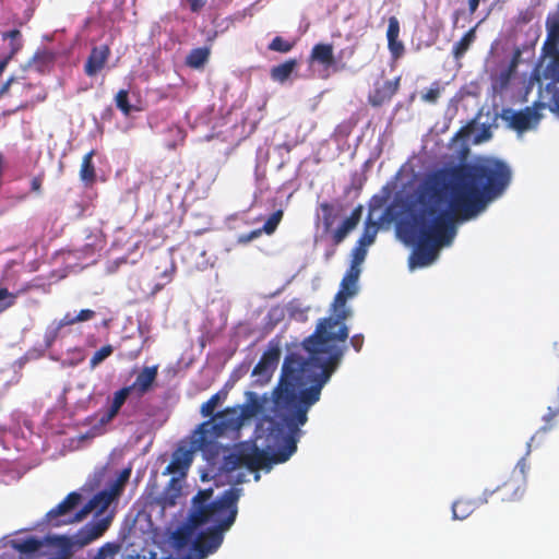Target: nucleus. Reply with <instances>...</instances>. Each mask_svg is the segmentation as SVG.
<instances>
[{"label":"nucleus","instance_id":"f257e3e1","mask_svg":"<svg viewBox=\"0 0 559 559\" xmlns=\"http://www.w3.org/2000/svg\"><path fill=\"white\" fill-rule=\"evenodd\" d=\"M357 283L356 278L344 275L333 301L334 316L320 320L316 331L302 342L309 357L290 353L284 359L282 384L287 403L295 408L288 418L292 426L308 420L309 408L320 400L322 388L343 359L348 338L344 321L350 314L346 301L357 294Z\"/></svg>","mask_w":559,"mask_h":559},{"label":"nucleus","instance_id":"f03ea898","mask_svg":"<svg viewBox=\"0 0 559 559\" xmlns=\"http://www.w3.org/2000/svg\"><path fill=\"white\" fill-rule=\"evenodd\" d=\"M512 179L510 166L495 157H479L439 169L419 185L447 209L456 221L467 222L501 197Z\"/></svg>","mask_w":559,"mask_h":559},{"label":"nucleus","instance_id":"7ed1b4c3","mask_svg":"<svg viewBox=\"0 0 559 559\" xmlns=\"http://www.w3.org/2000/svg\"><path fill=\"white\" fill-rule=\"evenodd\" d=\"M454 222L451 211L419 186L400 226L405 241L416 245L409 258L412 269L431 264L439 249L452 242Z\"/></svg>","mask_w":559,"mask_h":559},{"label":"nucleus","instance_id":"20e7f679","mask_svg":"<svg viewBox=\"0 0 559 559\" xmlns=\"http://www.w3.org/2000/svg\"><path fill=\"white\" fill-rule=\"evenodd\" d=\"M277 401L285 409L283 421L289 432L286 433L282 426H272L267 439H272L274 444L277 445L276 451L270 454L267 451L260 449L255 444H241L235 451L224 455L221 464V469L224 473H231L242 466L252 472L270 468L272 464L286 462L296 452L297 439L295 433L299 430L300 426H304L307 423V420L302 424H298L296 427L290 425L288 418L294 414L295 408L287 403L286 394L284 393V385L282 384V378L280 379Z\"/></svg>","mask_w":559,"mask_h":559},{"label":"nucleus","instance_id":"39448f33","mask_svg":"<svg viewBox=\"0 0 559 559\" xmlns=\"http://www.w3.org/2000/svg\"><path fill=\"white\" fill-rule=\"evenodd\" d=\"M131 475V467L123 468L107 488L97 492L83 508L76 510L82 496L70 492L58 506L46 513V522L55 527L83 521L91 512L102 514L122 493Z\"/></svg>","mask_w":559,"mask_h":559},{"label":"nucleus","instance_id":"423d86ee","mask_svg":"<svg viewBox=\"0 0 559 559\" xmlns=\"http://www.w3.org/2000/svg\"><path fill=\"white\" fill-rule=\"evenodd\" d=\"M241 491L240 488H229L213 500L206 509L191 511L190 527L199 528L207 523H213L212 528L223 533L227 532L236 521Z\"/></svg>","mask_w":559,"mask_h":559},{"label":"nucleus","instance_id":"0eeeda50","mask_svg":"<svg viewBox=\"0 0 559 559\" xmlns=\"http://www.w3.org/2000/svg\"><path fill=\"white\" fill-rule=\"evenodd\" d=\"M241 426L238 408L227 407L199 425L193 435V447L203 452L212 451L216 448V439L238 430Z\"/></svg>","mask_w":559,"mask_h":559},{"label":"nucleus","instance_id":"6e6552de","mask_svg":"<svg viewBox=\"0 0 559 559\" xmlns=\"http://www.w3.org/2000/svg\"><path fill=\"white\" fill-rule=\"evenodd\" d=\"M501 118L510 128L522 133L538 121L539 115L533 107H525L519 111L508 108L502 110Z\"/></svg>","mask_w":559,"mask_h":559},{"label":"nucleus","instance_id":"1a4fd4ad","mask_svg":"<svg viewBox=\"0 0 559 559\" xmlns=\"http://www.w3.org/2000/svg\"><path fill=\"white\" fill-rule=\"evenodd\" d=\"M21 86L22 100L16 107L15 111L33 108L36 104L44 102L47 98V91L40 83H32L26 78H19Z\"/></svg>","mask_w":559,"mask_h":559},{"label":"nucleus","instance_id":"9d476101","mask_svg":"<svg viewBox=\"0 0 559 559\" xmlns=\"http://www.w3.org/2000/svg\"><path fill=\"white\" fill-rule=\"evenodd\" d=\"M111 523V516H102L99 519H93L91 522L86 523L83 527H81L75 534V544L83 547L95 539L99 538L104 535V533L108 530Z\"/></svg>","mask_w":559,"mask_h":559},{"label":"nucleus","instance_id":"9b49d317","mask_svg":"<svg viewBox=\"0 0 559 559\" xmlns=\"http://www.w3.org/2000/svg\"><path fill=\"white\" fill-rule=\"evenodd\" d=\"M281 358L280 345L270 342L267 349L262 354L260 360L254 366L252 374L269 380L276 369Z\"/></svg>","mask_w":559,"mask_h":559},{"label":"nucleus","instance_id":"f8f14e48","mask_svg":"<svg viewBox=\"0 0 559 559\" xmlns=\"http://www.w3.org/2000/svg\"><path fill=\"white\" fill-rule=\"evenodd\" d=\"M109 56L110 48L108 45L93 47L84 64L85 74L93 78L99 73L107 63Z\"/></svg>","mask_w":559,"mask_h":559},{"label":"nucleus","instance_id":"ddd939ff","mask_svg":"<svg viewBox=\"0 0 559 559\" xmlns=\"http://www.w3.org/2000/svg\"><path fill=\"white\" fill-rule=\"evenodd\" d=\"M547 37L543 45V51L547 56L559 53V13H549L546 19Z\"/></svg>","mask_w":559,"mask_h":559},{"label":"nucleus","instance_id":"4468645a","mask_svg":"<svg viewBox=\"0 0 559 559\" xmlns=\"http://www.w3.org/2000/svg\"><path fill=\"white\" fill-rule=\"evenodd\" d=\"M194 451H198V450L194 449V447H193V440L191 441L190 449L186 448V447L178 448L174 452L173 459L166 467V473H169V474L180 473L183 475L192 463Z\"/></svg>","mask_w":559,"mask_h":559},{"label":"nucleus","instance_id":"2eb2a0df","mask_svg":"<svg viewBox=\"0 0 559 559\" xmlns=\"http://www.w3.org/2000/svg\"><path fill=\"white\" fill-rule=\"evenodd\" d=\"M400 87V78L384 81L382 84H376L373 92L369 95V103L372 106H381L391 100Z\"/></svg>","mask_w":559,"mask_h":559},{"label":"nucleus","instance_id":"dca6fc26","mask_svg":"<svg viewBox=\"0 0 559 559\" xmlns=\"http://www.w3.org/2000/svg\"><path fill=\"white\" fill-rule=\"evenodd\" d=\"M399 36L400 21L396 16H390L388 21L386 39L389 51L394 60L400 59L405 52L404 44L399 39Z\"/></svg>","mask_w":559,"mask_h":559},{"label":"nucleus","instance_id":"f3484780","mask_svg":"<svg viewBox=\"0 0 559 559\" xmlns=\"http://www.w3.org/2000/svg\"><path fill=\"white\" fill-rule=\"evenodd\" d=\"M362 206L358 205L355 207L350 215L343 221V223L333 231L332 241L334 246L342 243L345 238L352 233L361 219Z\"/></svg>","mask_w":559,"mask_h":559},{"label":"nucleus","instance_id":"a211bd4d","mask_svg":"<svg viewBox=\"0 0 559 559\" xmlns=\"http://www.w3.org/2000/svg\"><path fill=\"white\" fill-rule=\"evenodd\" d=\"M181 483L178 478L171 477L163 492L154 499V503L163 510L175 507L181 496Z\"/></svg>","mask_w":559,"mask_h":559},{"label":"nucleus","instance_id":"6ab92c4d","mask_svg":"<svg viewBox=\"0 0 559 559\" xmlns=\"http://www.w3.org/2000/svg\"><path fill=\"white\" fill-rule=\"evenodd\" d=\"M499 493L501 501H516L522 498L524 493L523 480L510 478L504 481L501 486L497 487L496 490L490 491L489 495ZM488 496V492H487Z\"/></svg>","mask_w":559,"mask_h":559},{"label":"nucleus","instance_id":"aec40b11","mask_svg":"<svg viewBox=\"0 0 559 559\" xmlns=\"http://www.w3.org/2000/svg\"><path fill=\"white\" fill-rule=\"evenodd\" d=\"M487 502V491L484 492V497H479L476 500L460 498L452 504L453 518L456 520H464L468 518L474 510Z\"/></svg>","mask_w":559,"mask_h":559},{"label":"nucleus","instance_id":"412c9836","mask_svg":"<svg viewBox=\"0 0 559 559\" xmlns=\"http://www.w3.org/2000/svg\"><path fill=\"white\" fill-rule=\"evenodd\" d=\"M157 373V366L144 367L138 374L135 381L127 388H131V392L135 390L139 395H143L151 390L153 383L156 380Z\"/></svg>","mask_w":559,"mask_h":559},{"label":"nucleus","instance_id":"4be33fe9","mask_svg":"<svg viewBox=\"0 0 559 559\" xmlns=\"http://www.w3.org/2000/svg\"><path fill=\"white\" fill-rule=\"evenodd\" d=\"M131 394V388L123 386L114 393L109 408L99 417L100 425L109 424L119 413L128 396Z\"/></svg>","mask_w":559,"mask_h":559},{"label":"nucleus","instance_id":"5701e85b","mask_svg":"<svg viewBox=\"0 0 559 559\" xmlns=\"http://www.w3.org/2000/svg\"><path fill=\"white\" fill-rule=\"evenodd\" d=\"M309 62H317L324 68H330L335 64L333 46L331 44H316L310 52Z\"/></svg>","mask_w":559,"mask_h":559},{"label":"nucleus","instance_id":"b1692460","mask_svg":"<svg viewBox=\"0 0 559 559\" xmlns=\"http://www.w3.org/2000/svg\"><path fill=\"white\" fill-rule=\"evenodd\" d=\"M298 61L296 59H288L285 62L274 66L271 69V79L275 82L283 83L296 70Z\"/></svg>","mask_w":559,"mask_h":559},{"label":"nucleus","instance_id":"393cba45","mask_svg":"<svg viewBox=\"0 0 559 559\" xmlns=\"http://www.w3.org/2000/svg\"><path fill=\"white\" fill-rule=\"evenodd\" d=\"M69 323L64 322V317H62L58 321L51 322L46 330L44 334V343L47 348H50L53 343L61 336L62 330L68 326Z\"/></svg>","mask_w":559,"mask_h":559},{"label":"nucleus","instance_id":"a878e982","mask_svg":"<svg viewBox=\"0 0 559 559\" xmlns=\"http://www.w3.org/2000/svg\"><path fill=\"white\" fill-rule=\"evenodd\" d=\"M210 48L199 47L192 49L186 58V64L193 69L202 68L210 58Z\"/></svg>","mask_w":559,"mask_h":559},{"label":"nucleus","instance_id":"bb28decb","mask_svg":"<svg viewBox=\"0 0 559 559\" xmlns=\"http://www.w3.org/2000/svg\"><path fill=\"white\" fill-rule=\"evenodd\" d=\"M95 152L92 150L83 156L81 169H80V178L87 185H91L95 181L96 173L95 167L93 165V156Z\"/></svg>","mask_w":559,"mask_h":559},{"label":"nucleus","instance_id":"cd10ccee","mask_svg":"<svg viewBox=\"0 0 559 559\" xmlns=\"http://www.w3.org/2000/svg\"><path fill=\"white\" fill-rule=\"evenodd\" d=\"M476 38V26L472 27L467 31L463 37L453 46L452 55L455 59H461L466 51L469 49L471 45L474 43Z\"/></svg>","mask_w":559,"mask_h":559},{"label":"nucleus","instance_id":"c85d7f7f","mask_svg":"<svg viewBox=\"0 0 559 559\" xmlns=\"http://www.w3.org/2000/svg\"><path fill=\"white\" fill-rule=\"evenodd\" d=\"M238 408V417L241 419V424L247 419L257 416L261 411V404L253 393H250V401L240 405Z\"/></svg>","mask_w":559,"mask_h":559},{"label":"nucleus","instance_id":"c756f323","mask_svg":"<svg viewBox=\"0 0 559 559\" xmlns=\"http://www.w3.org/2000/svg\"><path fill=\"white\" fill-rule=\"evenodd\" d=\"M28 286L22 287L15 293H11L5 287H0V313L4 312L9 308L13 307L20 295L28 290Z\"/></svg>","mask_w":559,"mask_h":559},{"label":"nucleus","instance_id":"7c9ffc66","mask_svg":"<svg viewBox=\"0 0 559 559\" xmlns=\"http://www.w3.org/2000/svg\"><path fill=\"white\" fill-rule=\"evenodd\" d=\"M120 545L117 543H106L99 547L95 552L88 554L87 559H114L120 551Z\"/></svg>","mask_w":559,"mask_h":559},{"label":"nucleus","instance_id":"2f4dec72","mask_svg":"<svg viewBox=\"0 0 559 559\" xmlns=\"http://www.w3.org/2000/svg\"><path fill=\"white\" fill-rule=\"evenodd\" d=\"M43 542L36 537H27L22 540L14 542L13 547L22 554H33L40 549Z\"/></svg>","mask_w":559,"mask_h":559},{"label":"nucleus","instance_id":"473e14b6","mask_svg":"<svg viewBox=\"0 0 559 559\" xmlns=\"http://www.w3.org/2000/svg\"><path fill=\"white\" fill-rule=\"evenodd\" d=\"M22 34L19 29H11L7 33H3L2 38L9 39L10 51L7 56H11L13 58L23 47L22 43Z\"/></svg>","mask_w":559,"mask_h":559},{"label":"nucleus","instance_id":"72a5a7b5","mask_svg":"<svg viewBox=\"0 0 559 559\" xmlns=\"http://www.w3.org/2000/svg\"><path fill=\"white\" fill-rule=\"evenodd\" d=\"M226 397V394H222L221 392L212 395L206 402L201 405L200 413L203 417H213L215 414L216 407L221 404V402Z\"/></svg>","mask_w":559,"mask_h":559},{"label":"nucleus","instance_id":"f704fd0d","mask_svg":"<svg viewBox=\"0 0 559 559\" xmlns=\"http://www.w3.org/2000/svg\"><path fill=\"white\" fill-rule=\"evenodd\" d=\"M378 233V225L377 223L370 222V219L366 223V226L364 228V231L359 239L357 240L358 243L361 246H370L373 243L376 236Z\"/></svg>","mask_w":559,"mask_h":559},{"label":"nucleus","instance_id":"c9c22d12","mask_svg":"<svg viewBox=\"0 0 559 559\" xmlns=\"http://www.w3.org/2000/svg\"><path fill=\"white\" fill-rule=\"evenodd\" d=\"M284 216L283 210H277L273 212L270 217L266 219L264 225L260 228L262 230V234L272 235L277 229L280 223L282 222Z\"/></svg>","mask_w":559,"mask_h":559},{"label":"nucleus","instance_id":"e433bc0d","mask_svg":"<svg viewBox=\"0 0 559 559\" xmlns=\"http://www.w3.org/2000/svg\"><path fill=\"white\" fill-rule=\"evenodd\" d=\"M115 104L117 108L124 115L129 116L133 110L132 105L129 102V91L120 90L115 96Z\"/></svg>","mask_w":559,"mask_h":559},{"label":"nucleus","instance_id":"4c0bfd02","mask_svg":"<svg viewBox=\"0 0 559 559\" xmlns=\"http://www.w3.org/2000/svg\"><path fill=\"white\" fill-rule=\"evenodd\" d=\"M212 496H213L212 489L200 490L192 500V502H193L192 511H199L201 509H206L207 506L212 502L211 501Z\"/></svg>","mask_w":559,"mask_h":559},{"label":"nucleus","instance_id":"58836bf2","mask_svg":"<svg viewBox=\"0 0 559 559\" xmlns=\"http://www.w3.org/2000/svg\"><path fill=\"white\" fill-rule=\"evenodd\" d=\"M95 311L91 309H83L78 314H72L71 312H67L64 317V322H68L69 325L75 324L78 322L90 321L95 317Z\"/></svg>","mask_w":559,"mask_h":559},{"label":"nucleus","instance_id":"ea45409f","mask_svg":"<svg viewBox=\"0 0 559 559\" xmlns=\"http://www.w3.org/2000/svg\"><path fill=\"white\" fill-rule=\"evenodd\" d=\"M173 542L177 550L186 548L191 542V532L186 528L177 530L173 534Z\"/></svg>","mask_w":559,"mask_h":559},{"label":"nucleus","instance_id":"a19ab883","mask_svg":"<svg viewBox=\"0 0 559 559\" xmlns=\"http://www.w3.org/2000/svg\"><path fill=\"white\" fill-rule=\"evenodd\" d=\"M513 74L514 72L507 68L500 71V73L493 79V90L497 92L504 91L509 86Z\"/></svg>","mask_w":559,"mask_h":559},{"label":"nucleus","instance_id":"79ce46f5","mask_svg":"<svg viewBox=\"0 0 559 559\" xmlns=\"http://www.w3.org/2000/svg\"><path fill=\"white\" fill-rule=\"evenodd\" d=\"M112 352L114 347L109 344L96 350L90 360L91 369L96 368L99 364L107 359L112 354Z\"/></svg>","mask_w":559,"mask_h":559},{"label":"nucleus","instance_id":"37998d69","mask_svg":"<svg viewBox=\"0 0 559 559\" xmlns=\"http://www.w3.org/2000/svg\"><path fill=\"white\" fill-rule=\"evenodd\" d=\"M295 43H289L281 36H276L269 44L267 48L272 51L286 53L294 48Z\"/></svg>","mask_w":559,"mask_h":559},{"label":"nucleus","instance_id":"c03bdc74","mask_svg":"<svg viewBox=\"0 0 559 559\" xmlns=\"http://www.w3.org/2000/svg\"><path fill=\"white\" fill-rule=\"evenodd\" d=\"M558 415H559V404L557 403L556 407L549 406L547 409V413L543 416V420L545 421V425L539 428L537 433L538 432L545 433V432L549 431L550 429H552L554 425L551 424V421Z\"/></svg>","mask_w":559,"mask_h":559},{"label":"nucleus","instance_id":"a18cd8bd","mask_svg":"<svg viewBox=\"0 0 559 559\" xmlns=\"http://www.w3.org/2000/svg\"><path fill=\"white\" fill-rule=\"evenodd\" d=\"M441 94V86L438 81L433 82L431 86L421 95V99L426 103L435 104Z\"/></svg>","mask_w":559,"mask_h":559},{"label":"nucleus","instance_id":"49530a36","mask_svg":"<svg viewBox=\"0 0 559 559\" xmlns=\"http://www.w3.org/2000/svg\"><path fill=\"white\" fill-rule=\"evenodd\" d=\"M321 210H322V213H323V226H324V229L325 230H329L333 223H334V207L332 204L330 203H322L320 205Z\"/></svg>","mask_w":559,"mask_h":559},{"label":"nucleus","instance_id":"de8ad7c7","mask_svg":"<svg viewBox=\"0 0 559 559\" xmlns=\"http://www.w3.org/2000/svg\"><path fill=\"white\" fill-rule=\"evenodd\" d=\"M352 254H353L352 263L360 264L366 258L367 247L361 246L360 243L357 242L355 248L353 249Z\"/></svg>","mask_w":559,"mask_h":559},{"label":"nucleus","instance_id":"09e8293b","mask_svg":"<svg viewBox=\"0 0 559 559\" xmlns=\"http://www.w3.org/2000/svg\"><path fill=\"white\" fill-rule=\"evenodd\" d=\"M261 235H262V230L260 228H258V229L251 230L248 234L240 235L238 237V242L246 245V243H249L250 241L259 238Z\"/></svg>","mask_w":559,"mask_h":559},{"label":"nucleus","instance_id":"8fccbe9b","mask_svg":"<svg viewBox=\"0 0 559 559\" xmlns=\"http://www.w3.org/2000/svg\"><path fill=\"white\" fill-rule=\"evenodd\" d=\"M521 57H522V50L519 47H516L512 53L511 61L507 69H509L515 73V70L521 61Z\"/></svg>","mask_w":559,"mask_h":559},{"label":"nucleus","instance_id":"3c124183","mask_svg":"<svg viewBox=\"0 0 559 559\" xmlns=\"http://www.w3.org/2000/svg\"><path fill=\"white\" fill-rule=\"evenodd\" d=\"M364 335L355 334L350 337L349 343L356 352H360L364 345Z\"/></svg>","mask_w":559,"mask_h":559},{"label":"nucleus","instance_id":"603ef678","mask_svg":"<svg viewBox=\"0 0 559 559\" xmlns=\"http://www.w3.org/2000/svg\"><path fill=\"white\" fill-rule=\"evenodd\" d=\"M191 12L199 13L206 4V0H187Z\"/></svg>","mask_w":559,"mask_h":559},{"label":"nucleus","instance_id":"864d4df0","mask_svg":"<svg viewBox=\"0 0 559 559\" xmlns=\"http://www.w3.org/2000/svg\"><path fill=\"white\" fill-rule=\"evenodd\" d=\"M527 463H526V457H522L521 460L518 461L516 463V466L515 468L519 469V472L521 473L522 475V478L520 480H523V484H525V477H526V471H527Z\"/></svg>","mask_w":559,"mask_h":559},{"label":"nucleus","instance_id":"5fc2aeb1","mask_svg":"<svg viewBox=\"0 0 559 559\" xmlns=\"http://www.w3.org/2000/svg\"><path fill=\"white\" fill-rule=\"evenodd\" d=\"M14 83H20V79L19 78H15V76H11L7 82H4L1 86H0V98L8 93L10 86Z\"/></svg>","mask_w":559,"mask_h":559},{"label":"nucleus","instance_id":"6e6d98bb","mask_svg":"<svg viewBox=\"0 0 559 559\" xmlns=\"http://www.w3.org/2000/svg\"><path fill=\"white\" fill-rule=\"evenodd\" d=\"M345 274L347 276L354 277V278H356L358 281L359 274H360L359 264L352 263L349 269L346 271Z\"/></svg>","mask_w":559,"mask_h":559},{"label":"nucleus","instance_id":"4d7b16f0","mask_svg":"<svg viewBox=\"0 0 559 559\" xmlns=\"http://www.w3.org/2000/svg\"><path fill=\"white\" fill-rule=\"evenodd\" d=\"M43 185V178L40 176L34 177L31 181V189L34 192L39 193Z\"/></svg>","mask_w":559,"mask_h":559},{"label":"nucleus","instance_id":"13d9d810","mask_svg":"<svg viewBox=\"0 0 559 559\" xmlns=\"http://www.w3.org/2000/svg\"><path fill=\"white\" fill-rule=\"evenodd\" d=\"M532 19H533L532 12L526 10V11L520 12V14L518 16V22L519 23H528Z\"/></svg>","mask_w":559,"mask_h":559},{"label":"nucleus","instance_id":"bf43d9fd","mask_svg":"<svg viewBox=\"0 0 559 559\" xmlns=\"http://www.w3.org/2000/svg\"><path fill=\"white\" fill-rule=\"evenodd\" d=\"M46 61H50V57L46 53H36L33 57V63L37 67L39 62L45 63Z\"/></svg>","mask_w":559,"mask_h":559},{"label":"nucleus","instance_id":"052dcab7","mask_svg":"<svg viewBox=\"0 0 559 559\" xmlns=\"http://www.w3.org/2000/svg\"><path fill=\"white\" fill-rule=\"evenodd\" d=\"M480 0H468V11L471 14L475 13L478 9Z\"/></svg>","mask_w":559,"mask_h":559},{"label":"nucleus","instance_id":"680f3d73","mask_svg":"<svg viewBox=\"0 0 559 559\" xmlns=\"http://www.w3.org/2000/svg\"><path fill=\"white\" fill-rule=\"evenodd\" d=\"M11 59V56H5L0 60V75L3 73Z\"/></svg>","mask_w":559,"mask_h":559},{"label":"nucleus","instance_id":"e2e57ef3","mask_svg":"<svg viewBox=\"0 0 559 559\" xmlns=\"http://www.w3.org/2000/svg\"><path fill=\"white\" fill-rule=\"evenodd\" d=\"M175 270H176V267H175V265L173 264V265H171V267H170V270H169V272H168V271H165V272L163 273V275L167 277V281H168V282L171 280V275H173V273L175 272Z\"/></svg>","mask_w":559,"mask_h":559},{"label":"nucleus","instance_id":"0e129e2a","mask_svg":"<svg viewBox=\"0 0 559 559\" xmlns=\"http://www.w3.org/2000/svg\"><path fill=\"white\" fill-rule=\"evenodd\" d=\"M140 353H141V348H139V349H136V350H134V352L130 353V354L128 355V358H129V359H131V360H133V359L138 358V356L140 355Z\"/></svg>","mask_w":559,"mask_h":559},{"label":"nucleus","instance_id":"69168bd1","mask_svg":"<svg viewBox=\"0 0 559 559\" xmlns=\"http://www.w3.org/2000/svg\"><path fill=\"white\" fill-rule=\"evenodd\" d=\"M468 133H469L468 128H462V129L459 131L457 136H462V138H464V136H467V135H468Z\"/></svg>","mask_w":559,"mask_h":559},{"label":"nucleus","instance_id":"338daca9","mask_svg":"<svg viewBox=\"0 0 559 559\" xmlns=\"http://www.w3.org/2000/svg\"><path fill=\"white\" fill-rule=\"evenodd\" d=\"M335 254V249H331L324 253V258L329 261Z\"/></svg>","mask_w":559,"mask_h":559},{"label":"nucleus","instance_id":"774afa93","mask_svg":"<svg viewBox=\"0 0 559 559\" xmlns=\"http://www.w3.org/2000/svg\"><path fill=\"white\" fill-rule=\"evenodd\" d=\"M75 352L80 355L78 362L82 361L84 359V355L81 348H75Z\"/></svg>","mask_w":559,"mask_h":559}]
</instances>
